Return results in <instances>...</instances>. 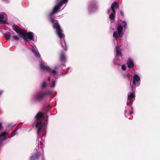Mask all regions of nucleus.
Here are the masks:
<instances>
[{
  "label": "nucleus",
  "mask_w": 160,
  "mask_h": 160,
  "mask_svg": "<svg viewBox=\"0 0 160 160\" xmlns=\"http://www.w3.org/2000/svg\"><path fill=\"white\" fill-rule=\"evenodd\" d=\"M62 6L61 3H59L55 6L53 8L52 11L49 13L48 16L49 17V21L53 24V27L54 28L56 29V31L57 35L59 38L61 39L63 36L62 33V30L61 29L58 21L53 18L52 17L53 15L58 13L60 10V7Z\"/></svg>",
  "instance_id": "obj_1"
},
{
  "label": "nucleus",
  "mask_w": 160,
  "mask_h": 160,
  "mask_svg": "<svg viewBox=\"0 0 160 160\" xmlns=\"http://www.w3.org/2000/svg\"><path fill=\"white\" fill-rule=\"evenodd\" d=\"M12 28L14 31L22 37L25 41H28V40H32L33 39L34 35L33 32H28L25 33L24 30L23 29L20 28L15 24L12 25Z\"/></svg>",
  "instance_id": "obj_2"
},
{
  "label": "nucleus",
  "mask_w": 160,
  "mask_h": 160,
  "mask_svg": "<svg viewBox=\"0 0 160 160\" xmlns=\"http://www.w3.org/2000/svg\"><path fill=\"white\" fill-rule=\"evenodd\" d=\"M51 94V93L49 90L46 91H39L36 93L34 97L35 99L37 101L39 102L43 99L45 97Z\"/></svg>",
  "instance_id": "obj_3"
},
{
  "label": "nucleus",
  "mask_w": 160,
  "mask_h": 160,
  "mask_svg": "<svg viewBox=\"0 0 160 160\" xmlns=\"http://www.w3.org/2000/svg\"><path fill=\"white\" fill-rule=\"evenodd\" d=\"M135 93L133 92L129 93L128 94V99L129 102H127V105L130 106L132 103V99L135 98Z\"/></svg>",
  "instance_id": "obj_4"
},
{
  "label": "nucleus",
  "mask_w": 160,
  "mask_h": 160,
  "mask_svg": "<svg viewBox=\"0 0 160 160\" xmlns=\"http://www.w3.org/2000/svg\"><path fill=\"white\" fill-rule=\"evenodd\" d=\"M40 69L42 70H46L49 72H50L51 71V69L49 67L44 65L41 61L40 62Z\"/></svg>",
  "instance_id": "obj_5"
},
{
  "label": "nucleus",
  "mask_w": 160,
  "mask_h": 160,
  "mask_svg": "<svg viewBox=\"0 0 160 160\" xmlns=\"http://www.w3.org/2000/svg\"><path fill=\"white\" fill-rule=\"evenodd\" d=\"M44 115V113L41 112H38L35 117V118L36 120H42V117Z\"/></svg>",
  "instance_id": "obj_6"
},
{
  "label": "nucleus",
  "mask_w": 160,
  "mask_h": 160,
  "mask_svg": "<svg viewBox=\"0 0 160 160\" xmlns=\"http://www.w3.org/2000/svg\"><path fill=\"white\" fill-rule=\"evenodd\" d=\"M127 64L128 68H132L134 65L132 60L130 58H129L128 60L127 61Z\"/></svg>",
  "instance_id": "obj_7"
},
{
  "label": "nucleus",
  "mask_w": 160,
  "mask_h": 160,
  "mask_svg": "<svg viewBox=\"0 0 160 160\" xmlns=\"http://www.w3.org/2000/svg\"><path fill=\"white\" fill-rule=\"evenodd\" d=\"M4 15H6L5 13L3 12L0 13V23H6V21L5 20H3Z\"/></svg>",
  "instance_id": "obj_8"
},
{
  "label": "nucleus",
  "mask_w": 160,
  "mask_h": 160,
  "mask_svg": "<svg viewBox=\"0 0 160 160\" xmlns=\"http://www.w3.org/2000/svg\"><path fill=\"white\" fill-rule=\"evenodd\" d=\"M39 153L37 152L35 154L32 155L31 157L30 160H36L38 159L39 158Z\"/></svg>",
  "instance_id": "obj_9"
},
{
  "label": "nucleus",
  "mask_w": 160,
  "mask_h": 160,
  "mask_svg": "<svg viewBox=\"0 0 160 160\" xmlns=\"http://www.w3.org/2000/svg\"><path fill=\"white\" fill-rule=\"evenodd\" d=\"M133 83L134 85L136 84V82H138L140 80V77L137 75H135L133 77Z\"/></svg>",
  "instance_id": "obj_10"
},
{
  "label": "nucleus",
  "mask_w": 160,
  "mask_h": 160,
  "mask_svg": "<svg viewBox=\"0 0 160 160\" xmlns=\"http://www.w3.org/2000/svg\"><path fill=\"white\" fill-rule=\"evenodd\" d=\"M8 134V133L4 131L0 135V140H2L6 138V136Z\"/></svg>",
  "instance_id": "obj_11"
},
{
  "label": "nucleus",
  "mask_w": 160,
  "mask_h": 160,
  "mask_svg": "<svg viewBox=\"0 0 160 160\" xmlns=\"http://www.w3.org/2000/svg\"><path fill=\"white\" fill-rule=\"evenodd\" d=\"M60 60L62 62H65L66 61V58L63 52H62L60 57Z\"/></svg>",
  "instance_id": "obj_12"
},
{
  "label": "nucleus",
  "mask_w": 160,
  "mask_h": 160,
  "mask_svg": "<svg viewBox=\"0 0 160 160\" xmlns=\"http://www.w3.org/2000/svg\"><path fill=\"white\" fill-rule=\"evenodd\" d=\"M11 36V33L9 32H7L4 34V37L7 40H10Z\"/></svg>",
  "instance_id": "obj_13"
},
{
  "label": "nucleus",
  "mask_w": 160,
  "mask_h": 160,
  "mask_svg": "<svg viewBox=\"0 0 160 160\" xmlns=\"http://www.w3.org/2000/svg\"><path fill=\"white\" fill-rule=\"evenodd\" d=\"M116 51V55L117 56H121L122 53L119 47L116 46L115 48Z\"/></svg>",
  "instance_id": "obj_14"
},
{
  "label": "nucleus",
  "mask_w": 160,
  "mask_h": 160,
  "mask_svg": "<svg viewBox=\"0 0 160 160\" xmlns=\"http://www.w3.org/2000/svg\"><path fill=\"white\" fill-rule=\"evenodd\" d=\"M32 51L36 57L38 58H40V55L38 51L36 50L32 49Z\"/></svg>",
  "instance_id": "obj_15"
},
{
  "label": "nucleus",
  "mask_w": 160,
  "mask_h": 160,
  "mask_svg": "<svg viewBox=\"0 0 160 160\" xmlns=\"http://www.w3.org/2000/svg\"><path fill=\"white\" fill-rule=\"evenodd\" d=\"M35 126L37 128H42V120L40 121L39 122H38L36 123V125H35Z\"/></svg>",
  "instance_id": "obj_16"
},
{
  "label": "nucleus",
  "mask_w": 160,
  "mask_h": 160,
  "mask_svg": "<svg viewBox=\"0 0 160 160\" xmlns=\"http://www.w3.org/2000/svg\"><path fill=\"white\" fill-rule=\"evenodd\" d=\"M119 7L118 3L117 2H114L112 4L111 7H112L113 8H118Z\"/></svg>",
  "instance_id": "obj_17"
},
{
  "label": "nucleus",
  "mask_w": 160,
  "mask_h": 160,
  "mask_svg": "<svg viewBox=\"0 0 160 160\" xmlns=\"http://www.w3.org/2000/svg\"><path fill=\"white\" fill-rule=\"evenodd\" d=\"M117 30L118 33H122L123 28L121 25L119 24L117 27Z\"/></svg>",
  "instance_id": "obj_18"
},
{
  "label": "nucleus",
  "mask_w": 160,
  "mask_h": 160,
  "mask_svg": "<svg viewBox=\"0 0 160 160\" xmlns=\"http://www.w3.org/2000/svg\"><path fill=\"white\" fill-rule=\"evenodd\" d=\"M118 32L116 31H115L113 33V36L115 38V39L117 40L118 38Z\"/></svg>",
  "instance_id": "obj_19"
},
{
  "label": "nucleus",
  "mask_w": 160,
  "mask_h": 160,
  "mask_svg": "<svg viewBox=\"0 0 160 160\" xmlns=\"http://www.w3.org/2000/svg\"><path fill=\"white\" fill-rule=\"evenodd\" d=\"M47 86V83L45 81H44L42 84L41 88L42 89H44Z\"/></svg>",
  "instance_id": "obj_20"
},
{
  "label": "nucleus",
  "mask_w": 160,
  "mask_h": 160,
  "mask_svg": "<svg viewBox=\"0 0 160 160\" xmlns=\"http://www.w3.org/2000/svg\"><path fill=\"white\" fill-rule=\"evenodd\" d=\"M115 15L114 13H111L109 16V18L111 20H114L115 18Z\"/></svg>",
  "instance_id": "obj_21"
},
{
  "label": "nucleus",
  "mask_w": 160,
  "mask_h": 160,
  "mask_svg": "<svg viewBox=\"0 0 160 160\" xmlns=\"http://www.w3.org/2000/svg\"><path fill=\"white\" fill-rule=\"evenodd\" d=\"M12 39L13 41H17L19 39V38L17 36H13Z\"/></svg>",
  "instance_id": "obj_22"
},
{
  "label": "nucleus",
  "mask_w": 160,
  "mask_h": 160,
  "mask_svg": "<svg viewBox=\"0 0 160 160\" xmlns=\"http://www.w3.org/2000/svg\"><path fill=\"white\" fill-rule=\"evenodd\" d=\"M64 45H65V47H64V46H63V45L62 44V43H61L62 47L65 50L67 51L68 48L66 45V42L65 41L64 42Z\"/></svg>",
  "instance_id": "obj_23"
},
{
  "label": "nucleus",
  "mask_w": 160,
  "mask_h": 160,
  "mask_svg": "<svg viewBox=\"0 0 160 160\" xmlns=\"http://www.w3.org/2000/svg\"><path fill=\"white\" fill-rule=\"evenodd\" d=\"M121 68L124 71L125 70L127 69L126 66L125 64L122 65Z\"/></svg>",
  "instance_id": "obj_24"
},
{
  "label": "nucleus",
  "mask_w": 160,
  "mask_h": 160,
  "mask_svg": "<svg viewBox=\"0 0 160 160\" xmlns=\"http://www.w3.org/2000/svg\"><path fill=\"white\" fill-rule=\"evenodd\" d=\"M122 22L123 24V27H124V28H127V25L126 22L125 21H122Z\"/></svg>",
  "instance_id": "obj_25"
},
{
  "label": "nucleus",
  "mask_w": 160,
  "mask_h": 160,
  "mask_svg": "<svg viewBox=\"0 0 160 160\" xmlns=\"http://www.w3.org/2000/svg\"><path fill=\"white\" fill-rule=\"evenodd\" d=\"M111 9L112 11V13H114V14H116L115 10L114 8H113L112 7H111Z\"/></svg>",
  "instance_id": "obj_26"
},
{
  "label": "nucleus",
  "mask_w": 160,
  "mask_h": 160,
  "mask_svg": "<svg viewBox=\"0 0 160 160\" xmlns=\"http://www.w3.org/2000/svg\"><path fill=\"white\" fill-rule=\"evenodd\" d=\"M68 1V0H62V1H60L59 3H61L62 5L63 3L67 2Z\"/></svg>",
  "instance_id": "obj_27"
},
{
  "label": "nucleus",
  "mask_w": 160,
  "mask_h": 160,
  "mask_svg": "<svg viewBox=\"0 0 160 160\" xmlns=\"http://www.w3.org/2000/svg\"><path fill=\"white\" fill-rule=\"evenodd\" d=\"M42 128H38V131H37V134H38L41 131Z\"/></svg>",
  "instance_id": "obj_28"
},
{
  "label": "nucleus",
  "mask_w": 160,
  "mask_h": 160,
  "mask_svg": "<svg viewBox=\"0 0 160 160\" xmlns=\"http://www.w3.org/2000/svg\"><path fill=\"white\" fill-rule=\"evenodd\" d=\"M121 15L123 17H124V12L122 10H121L120 12Z\"/></svg>",
  "instance_id": "obj_29"
},
{
  "label": "nucleus",
  "mask_w": 160,
  "mask_h": 160,
  "mask_svg": "<svg viewBox=\"0 0 160 160\" xmlns=\"http://www.w3.org/2000/svg\"><path fill=\"white\" fill-rule=\"evenodd\" d=\"M52 72L53 74L55 75L57 73L56 72L55 70H52L51 69V71L50 72Z\"/></svg>",
  "instance_id": "obj_30"
},
{
  "label": "nucleus",
  "mask_w": 160,
  "mask_h": 160,
  "mask_svg": "<svg viewBox=\"0 0 160 160\" xmlns=\"http://www.w3.org/2000/svg\"><path fill=\"white\" fill-rule=\"evenodd\" d=\"M16 133V131L15 130L13 131H12V133H11L12 136H14Z\"/></svg>",
  "instance_id": "obj_31"
},
{
  "label": "nucleus",
  "mask_w": 160,
  "mask_h": 160,
  "mask_svg": "<svg viewBox=\"0 0 160 160\" xmlns=\"http://www.w3.org/2000/svg\"><path fill=\"white\" fill-rule=\"evenodd\" d=\"M55 81H53L52 82V85L51 86V87L52 88L54 87L55 86Z\"/></svg>",
  "instance_id": "obj_32"
},
{
  "label": "nucleus",
  "mask_w": 160,
  "mask_h": 160,
  "mask_svg": "<svg viewBox=\"0 0 160 160\" xmlns=\"http://www.w3.org/2000/svg\"><path fill=\"white\" fill-rule=\"evenodd\" d=\"M123 76L125 78H126L127 77H128V75L127 74H124Z\"/></svg>",
  "instance_id": "obj_33"
},
{
  "label": "nucleus",
  "mask_w": 160,
  "mask_h": 160,
  "mask_svg": "<svg viewBox=\"0 0 160 160\" xmlns=\"http://www.w3.org/2000/svg\"><path fill=\"white\" fill-rule=\"evenodd\" d=\"M118 33L119 34V37L120 38H121L122 36V33Z\"/></svg>",
  "instance_id": "obj_34"
},
{
  "label": "nucleus",
  "mask_w": 160,
  "mask_h": 160,
  "mask_svg": "<svg viewBox=\"0 0 160 160\" xmlns=\"http://www.w3.org/2000/svg\"><path fill=\"white\" fill-rule=\"evenodd\" d=\"M2 127V125L1 123H0V130L1 129Z\"/></svg>",
  "instance_id": "obj_35"
},
{
  "label": "nucleus",
  "mask_w": 160,
  "mask_h": 160,
  "mask_svg": "<svg viewBox=\"0 0 160 160\" xmlns=\"http://www.w3.org/2000/svg\"><path fill=\"white\" fill-rule=\"evenodd\" d=\"M66 74V73H64V72H62V76H64Z\"/></svg>",
  "instance_id": "obj_36"
},
{
  "label": "nucleus",
  "mask_w": 160,
  "mask_h": 160,
  "mask_svg": "<svg viewBox=\"0 0 160 160\" xmlns=\"http://www.w3.org/2000/svg\"><path fill=\"white\" fill-rule=\"evenodd\" d=\"M131 81H132V80H130V86H131V88L132 89V88L131 86Z\"/></svg>",
  "instance_id": "obj_37"
},
{
  "label": "nucleus",
  "mask_w": 160,
  "mask_h": 160,
  "mask_svg": "<svg viewBox=\"0 0 160 160\" xmlns=\"http://www.w3.org/2000/svg\"><path fill=\"white\" fill-rule=\"evenodd\" d=\"M3 92L2 91H0V96L1 95L2 93Z\"/></svg>",
  "instance_id": "obj_38"
},
{
  "label": "nucleus",
  "mask_w": 160,
  "mask_h": 160,
  "mask_svg": "<svg viewBox=\"0 0 160 160\" xmlns=\"http://www.w3.org/2000/svg\"><path fill=\"white\" fill-rule=\"evenodd\" d=\"M140 85V83L138 82L137 84V86H138Z\"/></svg>",
  "instance_id": "obj_39"
},
{
  "label": "nucleus",
  "mask_w": 160,
  "mask_h": 160,
  "mask_svg": "<svg viewBox=\"0 0 160 160\" xmlns=\"http://www.w3.org/2000/svg\"><path fill=\"white\" fill-rule=\"evenodd\" d=\"M57 68V67H55V68H54L55 69H56Z\"/></svg>",
  "instance_id": "obj_40"
},
{
  "label": "nucleus",
  "mask_w": 160,
  "mask_h": 160,
  "mask_svg": "<svg viewBox=\"0 0 160 160\" xmlns=\"http://www.w3.org/2000/svg\"><path fill=\"white\" fill-rule=\"evenodd\" d=\"M126 112H127V110H125V113H126Z\"/></svg>",
  "instance_id": "obj_41"
},
{
  "label": "nucleus",
  "mask_w": 160,
  "mask_h": 160,
  "mask_svg": "<svg viewBox=\"0 0 160 160\" xmlns=\"http://www.w3.org/2000/svg\"><path fill=\"white\" fill-rule=\"evenodd\" d=\"M131 109H132V107H131Z\"/></svg>",
  "instance_id": "obj_42"
}]
</instances>
